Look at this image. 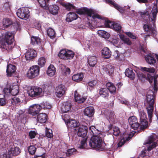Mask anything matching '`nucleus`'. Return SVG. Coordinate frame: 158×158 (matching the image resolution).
I'll list each match as a JSON object with an SVG mask.
<instances>
[{
  "label": "nucleus",
  "instance_id": "79ce46f5",
  "mask_svg": "<svg viewBox=\"0 0 158 158\" xmlns=\"http://www.w3.org/2000/svg\"><path fill=\"white\" fill-rule=\"evenodd\" d=\"M31 40L32 44L34 45L39 44L40 43V39L37 37L33 36L31 37Z\"/></svg>",
  "mask_w": 158,
  "mask_h": 158
},
{
  "label": "nucleus",
  "instance_id": "4d7b16f0",
  "mask_svg": "<svg viewBox=\"0 0 158 158\" xmlns=\"http://www.w3.org/2000/svg\"><path fill=\"white\" fill-rule=\"evenodd\" d=\"M40 106L41 107V108L44 109H50L52 107L51 104L46 102L41 103Z\"/></svg>",
  "mask_w": 158,
  "mask_h": 158
},
{
  "label": "nucleus",
  "instance_id": "09e8293b",
  "mask_svg": "<svg viewBox=\"0 0 158 158\" xmlns=\"http://www.w3.org/2000/svg\"><path fill=\"white\" fill-rule=\"evenodd\" d=\"M140 69L143 71L147 72L150 73H154L155 70L153 68H147L145 67H141L140 68Z\"/></svg>",
  "mask_w": 158,
  "mask_h": 158
},
{
  "label": "nucleus",
  "instance_id": "f257e3e1",
  "mask_svg": "<svg viewBox=\"0 0 158 158\" xmlns=\"http://www.w3.org/2000/svg\"><path fill=\"white\" fill-rule=\"evenodd\" d=\"M90 133L93 136L91 137L89 142V145L92 148L96 150H102L104 149V144L101 137L96 135L99 132L94 126H92L89 128Z\"/></svg>",
  "mask_w": 158,
  "mask_h": 158
},
{
  "label": "nucleus",
  "instance_id": "2eb2a0df",
  "mask_svg": "<svg viewBox=\"0 0 158 158\" xmlns=\"http://www.w3.org/2000/svg\"><path fill=\"white\" fill-rule=\"evenodd\" d=\"M37 52L33 49H29L25 54L26 60H30L35 58L37 55Z\"/></svg>",
  "mask_w": 158,
  "mask_h": 158
},
{
  "label": "nucleus",
  "instance_id": "f03ea898",
  "mask_svg": "<svg viewBox=\"0 0 158 158\" xmlns=\"http://www.w3.org/2000/svg\"><path fill=\"white\" fill-rule=\"evenodd\" d=\"M157 13V9L156 6L153 7L151 13L148 16V13L146 11L144 13L143 15H146L149 18L150 21L152 22V23L153 24V26L151 25V23L150 22L149 23L144 25L143 28L145 31L149 32V35H152L153 36L156 35V31L155 29L154 23L155 22L156 15Z\"/></svg>",
  "mask_w": 158,
  "mask_h": 158
},
{
  "label": "nucleus",
  "instance_id": "393cba45",
  "mask_svg": "<svg viewBox=\"0 0 158 158\" xmlns=\"http://www.w3.org/2000/svg\"><path fill=\"white\" fill-rule=\"evenodd\" d=\"M47 120V115L44 113L39 114L37 116V121L40 123H44Z\"/></svg>",
  "mask_w": 158,
  "mask_h": 158
},
{
  "label": "nucleus",
  "instance_id": "bb28decb",
  "mask_svg": "<svg viewBox=\"0 0 158 158\" xmlns=\"http://www.w3.org/2000/svg\"><path fill=\"white\" fill-rule=\"evenodd\" d=\"M105 1L112 5H113L115 8L119 11L120 12L122 13L124 11L123 9L117 4L115 3L112 0H104Z\"/></svg>",
  "mask_w": 158,
  "mask_h": 158
},
{
  "label": "nucleus",
  "instance_id": "58836bf2",
  "mask_svg": "<svg viewBox=\"0 0 158 158\" xmlns=\"http://www.w3.org/2000/svg\"><path fill=\"white\" fill-rule=\"evenodd\" d=\"M19 92V87L17 85L11 86V94L15 96L18 94Z\"/></svg>",
  "mask_w": 158,
  "mask_h": 158
},
{
  "label": "nucleus",
  "instance_id": "774afa93",
  "mask_svg": "<svg viewBox=\"0 0 158 158\" xmlns=\"http://www.w3.org/2000/svg\"><path fill=\"white\" fill-rule=\"evenodd\" d=\"M6 102L3 98H0V106H3L5 105Z\"/></svg>",
  "mask_w": 158,
  "mask_h": 158
},
{
  "label": "nucleus",
  "instance_id": "a878e982",
  "mask_svg": "<svg viewBox=\"0 0 158 158\" xmlns=\"http://www.w3.org/2000/svg\"><path fill=\"white\" fill-rule=\"evenodd\" d=\"M71 103L68 102H64L61 107V111L63 113H66L69 111L71 108Z\"/></svg>",
  "mask_w": 158,
  "mask_h": 158
},
{
  "label": "nucleus",
  "instance_id": "39448f33",
  "mask_svg": "<svg viewBox=\"0 0 158 158\" xmlns=\"http://www.w3.org/2000/svg\"><path fill=\"white\" fill-rule=\"evenodd\" d=\"M135 72L136 73L137 75L138 78L141 81H143L145 79H146L151 84L153 80L154 79V89L155 91H157V86L158 83L155 77H154L153 78V77L149 74H148L147 77L146 75L137 70H136Z\"/></svg>",
  "mask_w": 158,
  "mask_h": 158
},
{
  "label": "nucleus",
  "instance_id": "a211bd4d",
  "mask_svg": "<svg viewBox=\"0 0 158 158\" xmlns=\"http://www.w3.org/2000/svg\"><path fill=\"white\" fill-rule=\"evenodd\" d=\"M16 66L10 64H8L7 66L6 72L7 75L8 77H10L14 75L16 70Z\"/></svg>",
  "mask_w": 158,
  "mask_h": 158
},
{
  "label": "nucleus",
  "instance_id": "603ef678",
  "mask_svg": "<svg viewBox=\"0 0 158 158\" xmlns=\"http://www.w3.org/2000/svg\"><path fill=\"white\" fill-rule=\"evenodd\" d=\"M47 33L48 36L50 37H54L55 35V32L54 30L51 28H49L47 30Z\"/></svg>",
  "mask_w": 158,
  "mask_h": 158
},
{
  "label": "nucleus",
  "instance_id": "473e14b6",
  "mask_svg": "<svg viewBox=\"0 0 158 158\" xmlns=\"http://www.w3.org/2000/svg\"><path fill=\"white\" fill-rule=\"evenodd\" d=\"M97 33L99 36L105 39H108L110 36L109 33L103 30H98Z\"/></svg>",
  "mask_w": 158,
  "mask_h": 158
},
{
  "label": "nucleus",
  "instance_id": "bf43d9fd",
  "mask_svg": "<svg viewBox=\"0 0 158 158\" xmlns=\"http://www.w3.org/2000/svg\"><path fill=\"white\" fill-rule=\"evenodd\" d=\"M113 135L115 136L118 135L120 132L119 128L117 127H113Z\"/></svg>",
  "mask_w": 158,
  "mask_h": 158
},
{
  "label": "nucleus",
  "instance_id": "cd10ccee",
  "mask_svg": "<svg viewBox=\"0 0 158 158\" xmlns=\"http://www.w3.org/2000/svg\"><path fill=\"white\" fill-rule=\"evenodd\" d=\"M78 16L75 13L70 12L67 15L66 21L68 22H70L71 21L76 20Z\"/></svg>",
  "mask_w": 158,
  "mask_h": 158
},
{
  "label": "nucleus",
  "instance_id": "8fccbe9b",
  "mask_svg": "<svg viewBox=\"0 0 158 158\" xmlns=\"http://www.w3.org/2000/svg\"><path fill=\"white\" fill-rule=\"evenodd\" d=\"M140 129L143 130L147 128L148 127V122L147 120L140 121Z\"/></svg>",
  "mask_w": 158,
  "mask_h": 158
},
{
  "label": "nucleus",
  "instance_id": "ddd939ff",
  "mask_svg": "<svg viewBox=\"0 0 158 158\" xmlns=\"http://www.w3.org/2000/svg\"><path fill=\"white\" fill-rule=\"evenodd\" d=\"M42 89L39 87L31 88L28 91V94L29 96L31 97H34L40 95L42 93Z\"/></svg>",
  "mask_w": 158,
  "mask_h": 158
},
{
  "label": "nucleus",
  "instance_id": "6e6d98bb",
  "mask_svg": "<svg viewBox=\"0 0 158 158\" xmlns=\"http://www.w3.org/2000/svg\"><path fill=\"white\" fill-rule=\"evenodd\" d=\"M139 117L140 121L146 120V115L143 111L140 112Z\"/></svg>",
  "mask_w": 158,
  "mask_h": 158
},
{
  "label": "nucleus",
  "instance_id": "5fc2aeb1",
  "mask_svg": "<svg viewBox=\"0 0 158 158\" xmlns=\"http://www.w3.org/2000/svg\"><path fill=\"white\" fill-rule=\"evenodd\" d=\"M86 139H83L82 140H81V144L79 147L80 149H84L86 147L87 144L86 143Z\"/></svg>",
  "mask_w": 158,
  "mask_h": 158
},
{
  "label": "nucleus",
  "instance_id": "dca6fc26",
  "mask_svg": "<svg viewBox=\"0 0 158 158\" xmlns=\"http://www.w3.org/2000/svg\"><path fill=\"white\" fill-rule=\"evenodd\" d=\"M65 92V87L62 85H60L57 86L56 89V95L59 98L61 97Z\"/></svg>",
  "mask_w": 158,
  "mask_h": 158
},
{
  "label": "nucleus",
  "instance_id": "ea45409f",
  "mask_svg": "<svg viewBox=\"0 0 158 158\" xmlns=\"http://www.w3.org/2000/svg\"><path fill=\"white\" fill-rule=\"evenodd\" d=\"M99 94L102 97L106 98L108 96V90L106 88H102L99 90Z\"/></svg>",
  "mask_w": 158,
  "mask_h": 158
},
{
  "label": "nucleus",
  "instance_id": "0e129e2a",
  "mask_svg": "<svg viewBox=\"0 0 158 158\" xmlns=\"http://www.w3.org/2000/svg\"><path fill=\"white\" fill-rule=\"evenodd\" d=\"M97 81L95 80L90 81L88 83V85L91 88L93 87L97 83Z\"/></svg>",
  "mask_w": 158,
  "mask_h": 158
},
{
  "label": "nucleus",
  "instance_id": "aec40b11",
  "mask_svg": "<svg viewBox=\"0 0 158 158\" xmlns=\"http://www.w3.org/2000/svg\"><path fill=\"white\" fill-rule=\"evenodd\" d=\"M128 134L126 133H124L121 136V139L120 141L118 143V147H121L125 142L126 141L129 140L131 138L128 136Z\"/></svg>",
  "mask_w": 158,
  "mask_h": 158
},
{
  "label": "nucleus",
  "instance_id": "4c0bfd02",
  "mask_svg": "<svg viewBox=\"0 0 158 158\" xmlns=\"http://www.w3.org/2000/svg\"><path fill=\"white\" fill-rule=\"evenodd\" d=\"M60 4L65 7L67 10H70L72 9H75V7L73 5L69 3H64L62 1H59Z\"/></svg>",
  "mask_w": 158,
  "mask_h": 158
},
{
  "label": "nucleus",
  "instance_id": "4468645a",
  "mask_svg": "<svg viewBox=\"0 0 158 158\" xmlns=\"http://www.w3.org/2000/svg\"><path fill=\"white\" fill-rule=\"evenodd\" d=\"M129 124L131 127L134 130H136L139 125L137 122L136 117L135 116L130 117L128 119Z\"/></svg>",
  "mask_w": 158,
  "mask_h": 158
},
{
  "label": "nucleus",
  "instance_id": "f3484780",
  "mask_svg": "<svg viewBox=\"0 0 158 158\" xmlns=\"http://www.w3.org/2000/svg\"><path fill=\"white\" fill-rule=\"evenodd\" d=\"M88 127L84 125H81L77 132V135L79 136L82 138L85 137L86 135Z\"/></svg>",
  "mask_w": 158,
  "mask_h": 158
},
{
  "label": "nucleus",
  "instance_id": "3c124183",
  "mask_svg": "<svg viewBox=\"0 0 158 158\" xmlns=\"http://www.w3.org/2000/svg\"><path fill=\"white\" fill-rule=\"evenodd\" d=\"M62 72L63 74L65 75H69L70 73V69L65 66H63L62 68Z\"/></svg>",
  "mask_w": 158,
  "mask_h": 158
},
{
  "label": "nucleus",
  "instance_id": "49530a36",
  "mask_svg": "<svg viewBox=\"0 0 158 158\" xmlns=\"http://www.w3.org/2000/svg\"><path fill=\"white\" fill-rule=\"evenodd\" d=\"M114 117V114L113 112L109 111L106 114V118L108 120H112Z\"/></svg>",
  "mask_w": 158,
  "mask_h": 158
},
{
  "label": "nucleus",
  "instance_id": "20e7f679",
  "mask_svg": "<svg viewBox=\"0 0 158 158\" xmlns=\"http://www.w3.org/2000/svg\"><path fill=\"white\" fill-rule=\"evenodd\" d=\"M76 13L79 15L86 14L88 16L92 17L95 19L96 18L102 19V18L99 15L95 13V11L91 9L82 7L76 10Z\"/></svg>",
  "mask_w": 158,
  "mask_h": 158
},
{
  "label": "nucleus",
  "instance_id": "412c9836",
  "mask_svg": "<svg viewBox=\"0 0 158 158\" xmlns=\"http://www.w3.org/2000/svg\"><path fill=\"white\" fill-rule=\"evenodd\" d=\"M145 144L149 145L147 149V150L148 151L155 148L156 146V143L154 142V138L152 137L149 138Z\"/></svg>",
  "mask_w": 158,
  "mask_h": 158
},
{
  "label": "nucleus",
  "instance_id": "e2e57ef3",
  "mask_svg": "<svg viewBox=\"0 0 158 158\" xmlns=\"http://www.w3.org/2000/svg\"><path fill=\"white\" fill-rule=\"evenodd\" d=\"M37 134V132L34 131H31L29 132V136L31 139H33L35 137Z\"/></svg>",
  "mask_w": 158,
  "mask_h": 158
},
{
  "label": "nucleus",
  "instance_id": "6e6552de",
  "mask_svg": "<svg viewBox=\"0 0 158 158\" xmlns=\"http://www.w3.org/2000/svg\"><path fill=\"white\" fill-rule=\"evenodd\" d=\"M149 95H146V100L148 106L147 107L148 116L149 120L151 121V118L152 116L153 110V105L154 104V98H149Z\"/></svg>",
  "mask_w": 158,
  "mask_h": 158
},
{
  "label": "nucleus",
  "instance_id": "0eeeda50",
  "mask_svg": "<svg viewBox=\"0 0 158 158\" xmlns=\"http://www.w3.org/2000/svg\"><path fill=\"white\" fill-rule=\"evenodd\" d=\"M74 55V54L73 51L65 49L61 50L58 54L59 57L64 60L72 59Z\"/></svg>",
  "mask_w": 158,
  "mask_h": 158
},
{
  "label": "nucleus",
  "instance_id": "052dcab7",
  "mask_svg": "<svg viewBox=\"0 0 158 158\" xmlns=\"http://www.w3.org/2000/svg\"><path fill=\"white\" fill-rule=\"evenodd\" d=\"M3 92L6 95H9L11 94V87L10 88H5L3 90Z\"/></svg>",
  "mask_w": 158,
  "mask_h": 158
},
{
  "label": "nucleus",
  "instance_id": "37998d69",
  "mask_svg": "<svg viewBox=\"0 0 158 158\" xmlns=\"http://www.w3.org/2000/svg\"><path fill=\"white\" fill-rule=\"evenodd\" d=\"M104 70L109 75H111L114 73V68L112 66L108 65L104 68Z\"/></svg>",
  "mask_w": 158,
  "mask_h": 158
},
{
  "label": "nucleus",
  "instance_id": "5701e85b",
  "mask_svg": "<svg viewBox=\"0 0 158 158\" xmlns=\"http://www.w3.org/2000/svg\"><path fill=\"white\" fill-rule=\"evenodd\" d=\"M102 57L105 58H109L111 56V52L107 47L104 48L102 50Z\"/></svg>",
  "mask_w": 158,
  "mask_h": 158
},
{
  "label": "nucleus",
  "instance_id": "f704fd0d",
  "mask_svg": "<svg viewBox=\"0 0 158 158\" xmlns=\"http://www.w3.org/2000/svg\"><path fill=\"white\" fill-rule=\"evenodd\" d=\"M119 35L122 41L124 44L129 45L131 44V42L129 38L126 37L124 35L121 34H120Z\"/></svg>",
  "mask_w": 158,
  "mask_h": 158
},
{
  "label": "nucleus",
  "instance_id": "9b49d317",
  "mask_svg": "<svg viewBox=\"0 0 158 158\" xmlns=\"http://www.w3.org/2000/svg\"><path fill=\"white\" fill-rule=\"evenodd\" d=\"M63 120L65 122V123L67 124L69 127H78L80 124L78 122L74 119H69V116L65 114L63 117Z\"/></svg>",
  "mask_w": 158,
  "mask_h": 158
},
{
  "label": "nucleus",
  "instance_id": "680f3d73",
  "mask_svg": "<svg viewBox=\"0 0 158 158\" xmlns=\"http://www.w3.org/2000/svg\"><path fill=\"white\" fill-rule=\"evenodd\" d=\"M38 1L41 7H45V8H46L47 4L45 0H38Z\"/></svg>",
  "mask_w": 158,
  "mask_h": 158
},
{
  "label": "nucleus",
  "instance_id": "338daca9",
  "mask_svg": "<svg viewBox=\"0 0 158 158\" xmlns=\"http://www.w3.org/2000/svg\"><path fill=\"white\" fill-rule=\"evenodd\" d=\"M107 89H108V91H109L111 93H114L116 91V88L114 85L112 86L110 88Z\"/></svg>",
  "mask_w": 158,
  "mask_h": 158
},
{
  "label": "nucleus",
  "instance_id": "b1692460",
  "mask_svg": "<svg viewBox=\"0 0 158 158\" xmlns=\"http://www.w3.org/2000/svg\"><path fill=\"white\" fill-rule=\"evenodd\" d=\"M84 113L86 116L89 117H91L94 114V109L91 106L88 107L85 109Z\"/></svg>",
  "mask_w": 158,
  "mask_h": 158
},
{
  "label": "nucleus",
  "instance_id": "de8ad7c7",
  "mask_svg": "<svg viewBox=\"0 0 158 158\" xmlns=\"http://www.w3.org/2000/svg\"><path fill=\"white\" fill-rule=\"evenodd\" d=\"M28 150L29 153L32 155L35 154L36 150L35 147L34 145H31L28 148Z\"/></svg>",
  "mask_w": 158,
  "mask_h": 158
},
{
  "label": "nucleus",
  "instance_id": "2f4dec72",
  "mask_svg": "<svg viewBox=\"0 0 158 158\" xmlns=\"http://www.w3.org/2000/svg\"><path fill=\"white\" fill-rule=\"evenodd\" d=\"M49 10L50 12L53 15H56L59 10V7L56 5H50L48 7Z\"/></svg>",
  "mask_w": 158,
  "mask_h": 158
},
{
  "label": "nucleus",
  "instance_id": "13d9d810",
  "mask_svg": "<svg viewBox=\"0 0 158 158\" xmlns=\"http://www.w3.org/2000/svg\"><path fill=\"white\" fill-rule=\"evenodd\" d=\"M76 150L75 148H71L69 149L66 153V155L67 156H70L74 154L76 152Z\"/></svg>",
  "mask_w": 158,
  "mask_h": 158
},
{
  "label": "nucleus",
  "instance_id": "7c9ffc66",
  "mask_svg": "<svg viewBox=\"0 0 158 158\" xmlns=\"http://www.w3.org/2000/svg\"><path fill=\"white\" fill-rule=\"evenodd\" d=\"M145 59L147 63L150 64H153L156 62L153 56L152 55H147L145 56Z\"/></svg>",
  "mask_w": 158,
  "mask_h": 158
},
{
  "label": "nucleus",
  "instance_id": "c9c22d12",
  "mask_svg": "<svg viewBox=\"0 0 158 158\" xmlns=\"http://www.w3.org/2000/svg\"><path fill=\"white\" fill-rule=\"evenodd\" d=\"M97 63V58L95 56H92L89 58L88 63L90 66L94 67Z\"/></svg>",
  "mask_w": 158,
  "mask_h": 158
},
{
  "label": "nucleus",
  "instance_id": "c85d7f7f",
  "mask_svg": "<svg viewBox=\"0 0 158 158\" xmlns=\"http://www.w3.org/2000/svg\"><path fill=\"white\" fill-rule=\"evenodd\" d=\"M56 71V69L54 66L51 64L48 68L47 73L48 76L52 77L55 74Z\"/></svg>",
  "mask_w": 158,
  "mask_h": 158
},
{
  "label": "nucleus",
  "instance_id": "a18cd8bd",
  "mask_svg": "<svg viewBox=\"0 0 158 158\" xmlns=\"http://www.w3.org/2000/svg\"><path fill=\"white\" fill-rule=\"evenodd\" d=\"M2 24L4 27H7L12 24V22L9 19H6L3 20Z\"/></svg>",
  "mask_w": 158,
  "mask_h": 158
},
{
  "label": "nucleus",
  "instance_id": "7ed1b4c3",
  "mask_svg": "<svg viewBox=\"0 0 158 158\" xmlns=\"http://www.w3.org/2000/svg\"><path fill=\"white\" fill-rule=\"evenodd\" d=\"M14 41L13 34L9 32L6 33L4 40L0 41V48L6 50L10 49L12 47L11 45Z\"/></svg>",
  "mask_w": 158,
  "mask_h": 158
},
{
  "label": "nucleus",
  "instance_id": "4be33fe9",
  "mask_svg": "<svg viewBox=\"0 0 158 158\" xmlns=\"http://www.w3.org/2000/svg\"><path fill=\"white\" fill-rule=\"evenodd\" d=\"M74 98L76 102L80 103L83 102L86 98L85 97L81 96L80 95L78 94L77 91H75V92Z\"/></svg>",
  "mask_w": 158,
  "mask_h": 158
},
{
  "label": "nucleus",
  "instance_id": "423d86ee",
  "mask_svg": "<svg viewBox=\"0 0 158 158\" xmlns=\"http://www.w3.org/2000/svg\"><path fill=\"white\" fill-rule=\"evenodd\" d=\"M40 70V68L39 66H32L28 70L26 74L27 76L29 79L34 78L39 75Z\"/></svg>",
  "mask_w": 158,
  "mask_h": 158
},
{
  "label": "nucleus",
  "instance_id": "1a4fd4ad",
  "mask_svg": "<svg viewBox=\"0 0 158 158\" xmlns=\"http://www.w3.org/2000/svg\"><path fill=\"white\" fill-rule=\"evenodd\" d=\"M104 24L106 27L112 28L118 32H121L122 27L119 23L107 20L105 21Z\"/></svg>",
  "mask_w": 158,
  "mask_h": 158
},
{
  "label": "nucleus",
  "instance_id": "9d476101",
  "mask_svg": "<svg viewBox=\"0 0 158 158\" xmlns=\"http://www.w3.org/2000/svg\"><path fill=\"white\" fill-rule=\"evenodd\" d=\"M16 14L19 18L25 20L27 19L30 16L29 11L27 7H23L18 9Z\"/></svg>",
  "mask_w": 158,
  "mask_h": 158
},
{
  "label": "nucleus",
  "instance_id": "6ab92c4d",
  "mask_svg": "<svg viewBox=\"0 0 158 158\" xmlns=\"http://www.w3.org/2000/svg\"><path fill=\"white\" fill-rule=\"evenodd\" d=\"M20 152V150L19 147H15L11 148L8 152V154L10 157L13 156H16L19 154Z\"/></svg>",
  "mask_w": 158,
  "mask_h": 158
},
{
  "label": "nucleus",
  "instance_id": "a19ab883",
  "mask_svg": "<svg viewBox=\"0 0 158 158\" xmlns=\"http://www.w3.org/2000/svg\"><path fill=\"white\" fill-rule=\"evenodd\" d=\"M114 57L116 59L119 60H122L124 58L123 54L120 53L118 51H115L113 55Z\"/></svg>",
  "mask_w": 158,
  "mask_h": 158
},
{
  "label": "nucleus",
  "instance_id": "69168bd1",
  "mask_svg": "<svg viewBox=\"0 0 158 158\" xmlns=\"http://www.w3.org/2000/svg\"><path fill=\"white\" fill-rule=\"evenodd\" d=\"M153 94V92L151 89H149L147 91L146 95H148L149 98H154Z\"/></svg>",
  "mask_w": 158,
  "mask_h": 158
},
{
  "label": "nucleus",
  "instance_id": "72a5a7b5",
  "mask_svg": "<svg viewBox=\"0 0 158 158\" xmlns=\"http://www.w3.org/2000/svg\"><path fill=\"white\" fill-rule=\"evenodd\" d=\"M125 75L131 79H133L135 77V74L131 69H128L125 72Z\"/></svg>",
  "mask_w": 158,
  "mask_h": 158
},
{
  "label": "nucleus",
  "instance_id": "f8f14e48",
  "mask_svg": "<svg viewBox=\"0 0 158 158\" xmlns=\"http://www.w3.org/2000/svg\"><path fill=\"white\" fill-rule=\"evenodd\" d=\"M41 109L40 105L38 104L33 105L29 107L28 113L32 116H35L39 113Z\"/></svg>",
  "mask_w": 158,
  "mask_h": 158
},
{
  "label": "nucleus",
  "instance_id": "c756f323",
  "mask_svg": "<svg viewBox=\"0 0 158 158\" xmlns=\"http://www.w3.org/2000/svg\"><path fill=\"white\" fill-rule=\"evenodd\" d=\"M25 98L24 95L23 94L21 96H19V97H14L11 100L12 103L15 105L21 101H23L25 99Z\"/></svg>",
  "mask_w": 158,
  "mask_h": 158
},
{
  "label": "nucleus",
  "instance_id": "c03bdc74",
  "mask_svg": "<svg viewBox=\"0 0 158 158\" xmlns=\"http://www.w3.org/2000/svg\"><path fill=\"white\" fill-rule=\"evenodd\" d=\"M46 62V59L44 57L39 58L37 61V64L40 67L44 66Z\"/></svg>",
  "mask_w": 158,
  "mask_h": 158
},
{
  "label": "nucleus",
  "instance_id": "e433bc0d",
  "mask_svg": "<svg viewBox=\"0 0 158 158\" xmlns=\"http://www.w3.org/2000/svg\"><path fill=\"white\" fill-rule=\"evenodd\" d=\"M84 77L82 73H79L73 75L72 77V79L75 81H81Z\"/></svg>",
  "mask_w": 158,
  "mask_h": 158
},
{
  "label": "nucleus",
  "instance_id": "864d4df0",
  "mask_svg": "<svg viewBox=\"0 0 158 158\" xmlns=\"http://www.w3.org/2000/svg\"><path fill=\"white\" fill-rule=\"evenodd\" d=\"M46 135L47 137L51 138L53 137L52 131L50 129H48L47 128H46Z\"/></svg>",
  "mask_w": 158,
  "mask_h": 158
}]
</instances>
